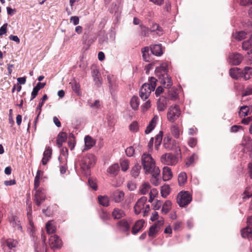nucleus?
Listing matches in <instances>:
<instances>
[{
	"mask_svg": "<svg viewBox=\"0 0 252 252\" xmlns=\"http://www.w3.org/2000/svg\"><path fill=\"white\" fill-rule=\"evenodd\" d=\"M168 64L166 63H162L159 66H158L155 69V74L158 77L160 83L165 88H170L172 84L171 78L168 74Z\"/></svg>",
	"mask_w": 252,
	"mask_h": 252,
	"instance_id": "nucleus-1",
	"label": "nucleus"
},
{
	"mask_svg": "<svg viewBox=\"0 0 252 252\" xmlns=\"http://www.w3.org/2000/svg\"><path fill=\"white\" fill-rule=\"evenodd\" d=\"M141 162L145 174H150L152 171L155 175L160 173L159 168L156 165L155 161L150 154L145 153L142 155Z\"/></svg>",
	"mask_w": 252,
	"mask_h": 252,
	"instance_id": "nucleus-2",
	"label": "nucleus"
},
{
	"mask_svg": "<svg viewBox=\"0 0 252 252\" xmlns=\"http://www.w3.org/2000/svg\"><path fill=\"white\" fill-rule=\"evenodd\" d=\"M149 83H144L140 88L139 95L143 100L147 99L152 91H153L156 87L157 80L151 77L149 80Z\"/></svg>",
	"mask_w": 252,
	"mask_h": 252,
	"instance_id": "nucleus-3",
	"label": "nucleus"
},
{
	"mask_svg": "<svg viewBox=\"0 0 252 252\" xmlns=\"http://www.w3.org/2000/svg\"><path fill=\"white\" fill-rule=\"evenodd\" d=\"M252 72V68L249 66L245 67L243 71L238 67H233L229 70L230 76L235 79L243 77L245 80H247L250 78Z\"/></svg>",
	"mask_w": 252,
	"mask_h": 252,
	"instance_id": "nucleus-4",
	"label": "nucleus"
},
{
	"mask_svg": "<svg viewBox=\"0 0 252 252\" xmlns=\"http://www.w3.org/2000/svg\"><path fill=\"white\" fill-rule=\"evenodd\" d=\"M191 200V195L188 191H180L177 196V202L181 207L187 206Z\"/></svg>",
	"mask_w": 252,
	"mask_h": 252,
	"instance_id": "nucleus-5",
	"label": "nucleus"
},
{
	"mask_svg": "<svg viewBox=\"0 0 252 252\" xmlns=\"http://www.w3.org/2000/svg\"><path fill=\"white\" fill-rule=\"evenodd\" d=\"M95 158L93 154H88L83 157L81 161V168L82 171L88 170L95 163Z\"/></svg>",
	"mask_w": 252,
	"mask_h": 252,
	"instance_id": "nucleus-6",
	"label": "nucleus"
},
{
	"mask_svg": "<svg viewBox=\"0 0 252 252\" xmlns=\"http://www.w3.org/2000/svg\"><path fill=\"white\" fill-rule=\"evenodd\" d=\"M181 115V110L177 105L171 106L169 107L167 113L168 121L171 123H174Z\"/></svg>",
	"mask_w": 252,
	"mask_h": 252,
	"instance_id": "nucleus-7",
	"label": "nucleus"
},
{
	"mask_svg": "<svg viewBox=\"0 0 252 252\" xmlns=\"http://www.w3.org/2000/svg\"><path fill=\"white\" fill-rule=\"evenodd\" d=\"M178 158L171 153L164 154L160 157L161 163L167 165H174L178 162Z\"/></svg>",
	"mask_w": 252,
	"mask_h": 252,
	"instance_id": "nucleus-8",
	"label": "nucleus"
},
{
	"mask_svg": "<svg viewBox=\"0 0 252 252\" xmlns=\"http://www.w3.org/2000/svg\"><path fill=\"white\" fill-rule=\"evenodd\" d=\"M241 235L243 238L252 240V216L247 219V226L242 229Z\"/></svg>",
	"mask_w": 252,
	"mask_h": 252,
	"instance_id": "nucleus-9",
	"label": "nucleus"
},
{
	"mask_svg": "<svg viewBox=\"0 0 252 252\" xmlns=\"http://www.w3.org/2000/svg\"><path fill=\"white\" fill-rule=\"evenodd\" d=\"M243 59V57L241 54L235 52L229 55L227 61L231 65H237L242 62Z\"/></svg>",
	"mask_w": 252,
	"mask_h": 252,
	"instance_id": "nucleus-10",
	"label": "nucleus"
},
{
	"mask_svg": "<svg viewBox=\"0 0 252 252\" xmlns=\"http://www.w3.org/2000/svg\"><path fill=\"white\" fill-rule=\"evenodd\" d=\"M163 146L165 149L168 151L174 150L175 149L177 152V149L180 151V149L178 146H177V143L175 141H172L170 137L167 136L165 137L163 139Z\"/></svg>",
	"mask_w": 252,
	"mask_h": 252,
	"instance_id": "nucleus-11",
	"label": "nucleus"
},
{
	"mask_svg": "<svg viewBox=\"0 0 252 252\" xmlns=\"http://www.w3.org/2000/svg\"><path fill=\"white\" fill-rule=\"evenodd\" d=\"M49 245L52 249L55 250L61 248L62 242L58 236L54 235L49 239Z\"/></svg>",
	"mask_w": 252,
	"mask_h": 252,
	"instance_id": "nucleus-12",
	"label": "nucleus"
},
{
	"mask_svg": "<svg viewBox=\"0 0 252 252\" xmlns=\"http://www.w3.org/2000/svg\"><path fill=\"white\" fill-rule=\"evenodd\" d=\"M18 244L16 240L9 238L3 240L1 242V247L3 250L5 251V248L7 247L9 250H12L13 248L16 247Z\"/></svg>",
	"mask_w": 252,
	"mask_h": 252,
	"instance_id": "nucleus-13",
	"label": "nucleus"
},
{
	"mask_svg": "<svg viewBox=\"0 0 252 252\" xmlns=\"http://www.w3.org/2000/svg\"><path fill=\"white\" fill-rule=\"evenodd\" d=\"M147 198L145 196H142L136 202L134 207V212L138 215L141 213L142 209H144V204L147 202Z\"/></svg>",
	"mask_w": 252,
	"mask_h": 252,
	"instance_id": "nucleus-14",
	"label": "nucleus"
},
{
	"mask_svg": "<svg viewBox=\"0 0 252 252\" xmlns=\"http://www.w3.org/2000/svg\"><path fill=\"white\" fill-rule=\"evenodd\" d=\"M45 199L44 192L40 189H37L34 194V201L36 205L39 206Z\"/></svg>",
	"mask_w": 252,
	"mask_h": 252,
	"instance_id": "nucleus-15",
	"label": "nucleus"
},
{
	"mask_svg": "<svg viewBox=\"0 0 252 252\" xmlns=\"http://www.w3.org/2000/svg\"><path fill=\"white\" fill-rule=\"evenodd\" d=\"M117 226L118 228L122 232H127L129 231L130 224L125 219L119 221L117 223Z\"/></svg>",
	"mask_w": 252,
	"mask_h": 252,
	"instance_id": "nucleus-16",
	"label": "nucleus"
},
{
	"mask_svg": "<svg viewBox=\"0 0 252 252\" xmlns=\"http://www.w3.org/2000/svg\"><path fill=\"white\" fill-rule=\"evenodd\" d=\"M167 99L166 97L160 96L157 103V109L159 111H163L166 108Z\"/></svg>",
	"mask_w": 252,
	"mask_h": 252,
	"instance_id": "nucleus-17",
	"label": "nucleus"
},
{
	"mask_svg": "<svg viewBox=\"0 0 252 252\" xmlns=\"http://www.w3.org/2000/svg\"><path fill=\"white\" fill-rule=\"evenodd\" d=\"M124 195L125 194L123 191L117 190L112 193L111 197L115 202L119 203L124 200Z\"/></svg>",
	"mask_w": 252,
	"mask_h": 252,
	"instance_id": "nucleus-18",
	"label": "nucleus"
},
{
	"mask_svg": "<svg viewBox=\"0 0 252 252\" xmlns=\"http://www.w3.org/2000/svg\"><path fill=\"white\" fill-rule=\"evenodd\" d=\"M52 154V150L49 146H46L43 153V157L41 162L43 165H46L48 160L51 158Z\"/></svg>",
	"mask_w": 252,
	"mask_h": 252,
	"instance_id": "nucleus-19",
	"label": "nucleus"
},
{
	"mask_svg": "<svg viewBox=\"0 0 252 252\" xmlns=\"http://www.w3.org/2000/svg\"><path fill=\"white\" fill-rule=\"evenodd\" d=\"M158 117L157 115L154 116L153 118L150 122L149 125L147 126L145 132L146 134L150 133L155 127L158 121Z\"/></svg>",
	"mask_w": 252,
	"mask_h": 252,
	"instance_id": "nucleus-20",
	"label": "nucleus"
},
{
	"mask_svg": "<svg viewBox=\"0 0 252 252\" xmlns=\"http://www.w3.org/2000/svg\"><path fill=\"white\" fill-rule=\"evenodd\" d=\"M151 51L153 54L157 56H160L163 54L161 44H155L151 46Z\"/></svg>",
	"mask_w": 252,
	"mask_h": 252,
	"instance_id": "nucleus-21",
	"label": "nucleus"
},
{
	"mask_svg": "<svg viewBox=\"0 0 252 252\" xmlns=\"http://www.w3.org/2000/svg\"><path fill=\"white\" fill-rule=\"evenodd\" d=\"M239 113L241 117H246L251 114L252 113L251 112V106L244 105L240 107Z\"/></svg>",
	"mask_w": 252,
	"mask_h": 252,
	"instance_id": "nucleus-22",
	"label": "nucleus"
},
{
	"mask_svg": "<svg viewBox=\"0 0 252 252\" xmlns=\"http://www.w3.org/2000/svg\"><path fill=\"white\" fill-rule=\"evenodd\" d=\"M84 140L85 148L83 150V152L91 149L95 144V143L94 140L89 135L85 136Z\"/></svg>",
	"mask_w": 252,
	"mask_h": 252,
	"instance_id": "nucleus-23",
	"label": "nucleus"
},
{
	"mask_svg": "<svg viewBox=\"0 0 252 252\" xmlns=\"http://www.w3.org/2000/svg\"><path fill=\"white\" fill-rule=\"evenodd\" d=\"M163 180L164 181H168L172 177V173L171 169L165 166L162 169Z\"/></svg>",
	"mask_w": 252,
	"mask_h": 252,
	"instance_id": "nucleus-24",
	"label": "nucleus"
},
{
	"mask_svg": "<svg viewBox=\"0 0 252 252\" xmlns=\"http://www.w3.org/2000/svg\"><path fill=\"white\" fill-rule=\"evenodd\" d=\"M67 139V133L64 132H61L57 137V144L59 147H61L63 142Z\"/></svg>",
	"mask_w": 252,
	"mask_h": 252,
	"instance_id": "nucleus-25",
	"label": "nucleus"
},
{
	"mask_svg": "<svg viewBox=\"0 0 252 252\" xmlns=\"http://www.w3.org/2000/svg\"><path fill=\"white\" fill-rule=\"evenodd\" d=\"M119 168V164L115 163L109 167L107 172L112 177H114L118 174Z\"/></svg>",
	"mask_w": 252,
	"mask_h": 252,
	"instance_id": "nucleus-26",
	"label": "nucleus"
},
{
	"mask_svg": "<svg viewBox=\"0 0 252 252\" xmlns=\"http://www.w3.org/2000/svg\"><path fill=\"white\" fill-rule=\"evenodd\" d=\"M144 221L142 220H137L132 228V233L133 234L137 233L143 227Z\"/></svg>",
	"mask_w": 252,
	"mask_h": 252,
	"instance_id": "nucleus-27",
	"label": "nucleus"
},
{
	"mask_svg": "<svg viewBox=\"0 0 252 252\" xmlns=\"http://www.w3.org/2000/svg\"><path fill=\"white\" fill-rule=\"evenodd\" d=\"M47 98H48L47 95L46 94H44L41 98L40 101L39 102V103L36 108V113H37V116L35 119V123H36L38 118L39 115L40 114L41 111V108L44 104V101L47 100Z\"/></svg>",
	"mask_w": 252,
	"mask_h": 252,
	"instance_id": "nucleus-28",
	"label": "nucleus"
},
{
	"mask_svg": "<svg viewBox=\"0 0 252 252\" xmlns=\"http://www.w3.org/2000/svg\"><path fill=\"white\" fill-rule=\"evenodd\" d=\"M125 215L124 211L119 208H115L112 212V217L114 219H120Z\"/></svg>",
	"mask_w": 252,
	"mask_h": 252,
	"instance_id": "nucleus-29",
	"label": "nucleus"
},
{
	"mask_svg": "<svg viewBox=\"0 0 252 252\" xmlns=\"http://www.w3.org/2000/svg\"><path fill=\"white\" fill-rule=\"evenodd\" d=\"M150 30L154 34H156L158 36H160L163 33L162 28L157 24H153Z\"/></svg>",
	"mask_w": 252,
	"mask_h": 252,
	"instance_id": "nucleus-30",
	"label": "nucleus"
},
{
	"mask_svg": "<svg viewBox=\"0 0 252 252\" xmlns=\"http://www.w3.org/2000/svg\"><path fill=\"white\" fill-rule=\"evenodd\" d=\"M250 198L251 199L250 208L252 209V188L250 187L246 188L243 196V199L245 200Z\"/></svg>",
	"mask_w": 252,
	"mask_h": 252,
	"instance_id": "nucleus-31",
	"label": "nucleus"
},
{
	"mask_svg": "<svg viewBox=\"0 0 252 252\" xmlns=\"http://www.w3.org/2000/svg\"><path fill=\"white\" fill-rule=\"evenodd\" d=\"M46 228L47 233L49 234L55 233L56 230V227L53 224V220H50L47 222L46 224Z\"/></svg>",
	"mask_w": 252,
	"mask_h": 252,
	"instance_id": "nucleus-32",
	"label": "nucleus"
},
{
	"mask_svg": "<svg viewBox=\"0 0 252 252\" xmlns=\"http://www.w3.org/2000/svg\"><path fill=\"white\" fill-rule=\"evenodd\" d=\"M99 203L103 206L107 207L109 205V198L107 196H98Z\"/></svg>",
	"mask_w": 252,
	"mask_h": 252,
	"instance_id": "nucleus-33",
	"label": "nucleus"
},
{
	"mask_svg": "<svg viewBox=\"0 0 252 252\" xmlns=\"http://www.w3.org/2000/svg\"><path fill=\"white\" fill-rule=\"evenodd\" d=\"M139 105V99L137 96H133L130 100V105L132 108L136 110L138 109Z\"/></svg>",
	"mask_w": 252,
	"mask_h": 252,
	"instance_id": "nucleus-34",
	"label": "nucleus"
},
{
	"mask_svg": "<svg viewBox=\"0 0 252 252\" xmlns=\"http://www.w3.org/2000/svg\"><path fill=\"white\" fill-rule=\"evenodd\" d=\"M171 207V202L169 200L166 201L163 205L161 212L163 214H166L169 212Z\"/></svg>",
	"mask_w": 252,
	"mask_h": 252,
	"instance_id": "nucleus-35",
	"label": "nucleus"
},
{
	"mask_svg": "<svg viewBox=\"0 0 252 252\" xmlns=\"http://www.w3.org/2000/svg\"><path fill=\"white\" fill-rule=\"evenodd\" d=\"M160 173H158L157 175H155L154 172H151L150 174H152L151 178V182L155 186H157L159 184V175Z\"/></svg>",
	"mask_w": 252,
	"mask_h": 252,
	"instance_id": "nucleus-36",
	"label": "nucleus"
},
{
	"mask_svg": "<svg viewBox=\"0 0 252 252\" xmlns=\"http://www.w3.org/2000/svg\"><path fill=\"white\" fill-rule=\"evenodd\" d=\"M246 33L244 31L236 32L233 33V37L238 40H241L244 39L246 35Z\"/></svg>",
	"mask_w": 252,
	"mask_h": 252,
	"instance_id": "nucleus-37",
	"label": "nucleus"
},
{
	"mask_svg": "<svg viewBox=\"0 0 252 252\" xmlns=\"http://www.w3.org/2000/svg\"><path fill=\"white\" fill-rule=\"evenodd\" d=\"M143 59L146 62H150V58L149 54V49L148 47H145L142 49Z\"/></svg>",
	"mask_w": 252,
	"mask_h": 252,
	"instance_id": "nucleus-38",
	"label": "nucleus"
},
{
	"mask_svg": "<svg viewBox=\"0 0 252 252\" xmlns=\"http://www.w3.org/2000/svg\"><path fill=\"white\" fill-rule=\"evenodd\" d=\"M170 187L168 185H164L161 188V196L165 198L170 193Z\"/></svg>",
	"mask_w": 252,
	"mask_h": 252,
	"instance_id": "nucleus-39",
	"label": "nucleus"
},
{
	"mask_svg": "<svg viewBox=\"0 0 252 252\" xmlns=\"http://www.w3.org/2000/svg\"><path fill=\"white\" fill-rule=\"evenodd\" d=\"M187 175L185 172H181L178 176V183L180 186L183 185L187 181Z\"/></svg>",
	"mask_w": 252,
	"mask_h": 252,
	"instance_id": "nucleus-40",
	"label": "nucleus"
},
{
	"mask_svg": "<svg viewBox=\"0 0 252 252\" xmlns=\"http://www.w3.org/2000/svg\"><path fill=\"white\" fill-rule=\"evenodd\" d=\"M171 132L175 138H178L179 137L180 131L178 126H177L173 125L171 127Z\"/></svg>",
	"mask_w": 252,
	"mask_h": 252,
	"instance_id": "nucleus-41",
	"label": "nucleus"
},
{
	"mask_svg": "<svg viewBox=\"0 0 252 252\" xmlns=\"http://www.w3.org/2000/svg\"><path fill=\"white\" fill-rule=\"evenodd\" d=\"M140 168L141 167L139 165L137 164L134 165L131 171V175L134 178L138 177Z\"/></svg>",
	"mask_w": 252,
	"mask_h": 252,
	"instance_id": "nucleus-42",
	"label": "nucleus"
},
{
	"mask_svg": "<svg viewBox=\"0 0 252 252\" xmlns=\"http://www.w3.org/2000/svg\"><path fill=\"white\" fill-rule=\"evenodd\" d=\"M150 185L149 183H144L142 185L140 189V192L142 194H146L150 189Z\"/></svg>",
	"mask_w": 252,
	"mask_h": 252,
	"instance_id": "nucleus-43",
	"label": "nucleus"
},
{
	"mask_svg": "<svg viewBox=\"0 0 252 252\" xmlns=\"http://www.w3.org/2000/svg\"><path fill=\"white\" fill-rule=\"evenodd\" d=\"M28 218L29 220V226L28 228V230L29 232L30 235L33 236V234L35 232L34 224L32 221L30 219V217H29Z\"/></svg>",
	"mask_w": 252,
	"mask_h": 252,
	"instance_id": "nucleus-44",
	"label": "nucleus"
},
{
	"mask_svg": "<svg viewBox=\"0 0 252 252\" xmlns=\"http://www.w3.org/2000/svg\"><path fill=\"white\" fill-rule=\"evenodd\" d=\"M13 222L14 227H16L17 230L22 231V227L20 223V221L16 217H13Z\"/></svg>",
	"mask_w": 252,
	"mask_h": 252,
	"instance_id": "nucleus-45",
	"label": "nucleus"
},
{
	"mask_svg": "<svg viewBox=\"0 0 252 252\" xmlns=\"http://www.w3.org/2000/svg\"><path fill=\"white\" fill-rule=\"evenodd\" d=\"M252 94V85L248 86L243 90L242 93V96H247Z\"/></svg>",
	"mask_w": 252,
	"mask_h": 252,
	"instance_id": "nucleus-46",
	"label": "nucleus"
},
{
	"mask_svg": "<svg viewBox=\"0 0 252 252\" xmlns=\"http://www.w3.org/2000/svg\"><path fill=\"white\" fill-rule=\"evenodd\" d=\"M120 164L122 170L123 171H126L128 168V162L127 160L122 159L120 160Z\"/></svg>",
	"mask_w": 252,
	"mask_h": 252,
	"instance_id": "nucleus-47",
	"label": "nucleus"
},
{
	"mask_svg": "<svg viewBox=\"0 0 252 252\" xmlns=\"http://www.w3.org/2000/svg\"><path fill=\"white\" fill-rule=\"evenodd\" d=\"M140 28L141 29V34L144 36H147L149 34V29L146 26L140 25Z\"/></svg>",
	"mask_w": 252,
	"mask_h": 252,
	"instance_id": "nucleus-48",
	"label": "nucleus"
},
{
	"mask_svg": "<svg viewBox=\"0 0 252 252\" xmlns=\"http://www.w3.org/2000/svg\"><path fill=\"white\" fill-rule=\"evenodd\" d=\"M159 229L155 227V225H152L150 227L149 231V235L153 237L155 236L158 232Z\"/></svg>",
	"mask_w": 252,
	"mask_h": 252,
	"instance_id": "nucleus-49",
	"label": "nucleus"
},
{
	"mask_svg": "<svg viewBox=\"0 0 252 252\" xmlns=\"http://www.w3.org/2000/svg\"><path fill=\"white\" fill-rule=\"evenodd\" d=\"M107 79L109 84V89L111 90L113 89V86L114 83V78L113 75L109 74L107 75Z\"/></svg>",
	"mask_w": 252,
	"mask_h": 252,
	"instance_id": "nucleus-50",
	"label": "nucleus"
},
{
	"mask_svg": "<svg viewBox=\"0 0 252 252\" xmlns=\"http://www.w3.org/2000/svg\"><path fill=\"white\" fill-rule=\"evenodd\" d=\"M92 69V76L93 78H95L97 77H100L101 74L98 69L96 68V67H92L91 68Z\"/></svg>",
	"mask_w": 252,
	"mask_h": 252,
	"instance_id": "nucleus-51",
	"label": "nucleus"
},
{
	"mask_svg": "<svg viewBox=\"0 0 252 252\" xmlns=\"http://www.w3.org/2000/svg\"><path fill=\"white\" fill-rule=\"evenodd\" d=\"M88 103L91 108L94 109H98L100 106V101L98 100H95V101L93 103H91L89 101Z\"/></svg>",
	"mask_w": 252,
	"mask_h": 252,
	"instance_id": "nucleus-52",
	"label": "nucleus"
},
{
	"mask_svg": "<svg viewBox=\"0 0 252 252\" xmlns=\"http://www.w3.org/2000/svg\"><path fill=\"white\" fill-rule=\"evenodd\" d=\"M129 129L133 132H136L138 129V123L136 122H133L129 126Z\"/></svg>",
	"mask_w": 252,
	"mask_h": 252,
	"instance_id": "nucleus-53",
	"label": "nucleus"
},
{
	"mask_svg": "<svg viewBox=\"0 0 252 252\" xmlns=\"http://www.w3.org/2000/svg\"><path fill=\"white\" fill-rule=\"evenodd\" d=\"M125 152L128 157H132L134 153V149L133 147L131 146L127 148L125 150Z\"/></svg>",
	"mask_w": 252,
	"mask_h": 252,
	"instance_id": "nucleus-54",
	"label": "nucleus"
},
{
	"mask_svg": "<svg viewBox=\"0 0 252 252\" xmlns=\"http://www.w3.org/2000/svg\"><path fill=\"white\" fill-rule=\"evenodd\" d=\"M163 224L164 220L163 218H160L153 225H155L156 227L159 229L163 225Z\"/></svg>",
	"mask_w": 252,
	"mask_h": 252,
	"instance_id": "nucleus-55",
	"label": "nucleus"
},
{
	"mask_svg": "<svg viewBox=\"0 0 252 252\" xmlns=\"http://www.w3.org/2000/svg\"><path fill=\"white\" fill-rule=\"evenodd\" d=\"M197 143V139L195 138L190 137L188 141V144L191 147H194Z\"/></svg>",
	"mask_w": 252,
	"mask_h": 252,
	"instance_id": "nucleus-56",
	"label": "nucleus"
},
{
	"mask_svg": "<svg viewBox=\"0 0 252 252\" xmlns=\"http://www.w3.org/2000/svg\"><path fill=\"white\" fill-rule=\"evenodd\" d=\"M7 26V24L5 23L0 28V36H1L6 33Z\"/></svg>",
	"mask_w": 252,
	"mask_h": 252,
	"instance_id": "nucleus-57",
	"label": "nucleus"
},
{
	"mask_svg": "<svg viewBox=\"0 0 252 252\" xmlns=\"http://www.w3.org/2000/svg\"><path fill=\"white\" fill-rule=\"evenodd\" d=\"M39 91V90L35 86L33 88L31 94V100H33L36 96Z\"/></svg>",
	"mask_w": 252,
	"mask_h": 252,
	"instance_id": "nucleus-58",
	"label": "nucleus"
},
{
	"mask_svg": "<svg viewBox=\"0 0 252 252\" xmlns=\"http://www.w3.org/2000/svg\"><path fill=\"white\" fill-rule=\"evenodd\" d=\"M252 122V116L251 117H248L246 118H244L242 120L241 123L242 124L247 125L249 124L250 123L251 124Z\"/></svg>",
	"mask_w": 252,
	"mask_h": 252,
	"instance_id": "nucleus-59",
	"label": "nucleus"
},
{
	"mask_svg": "<svg viewBox=\"0 0 252 252\" xmlns=\"http://www.w3.org/2000/svg\"><path fill=\"white\" fill-rule=\"evenodd\" d=\"M70 20V22H72L74 25H77L79 23V18L77 16H71Z\"/></svg>",
	"mask_w": 252,
	"mask_h": 252,
	"instance_id": "nucleus-60",
	"label": "nucleus"
},
{
	"mask_svg": "<svg viewBox=\"0 0 252 252\" xmlns=\"http://www.w3.org/2000/svg\"><path fill=\"white\" fill-rule=\"evenodd\" d=\"M88 183L90 186L94 190H96L97 187L95 183L91 179H88Z\"/></svg>",
	"mask_w": 252,
	"mask_h": 252,
	"instance_id": "nucleus-61",
	"label": "nucleus"
},
{
	"mask_svg": "<svg viewBox=\"0 0 252 252\" xmlns=\"http://www.w3.org/2000/svg\"><path fill=\"white\" fill-rule=\"evenodd\" d=\"M244 141H246L245 145H248V146H251L252 145V139L250 136H246L243 137Z\"/></svg>",
	"mask_w": 252,
	"mask_h": 252,
	"instance_id": "nucleus-62",
	"label": "nucleus"
},
{
	"mask_svg": "<svg viewBox=\"0 0 252 252\" xmlns=\"http://www.w3.org/2000/svg\"><path fill=\"white\" fill-rule=\"evenodd\" d=\"M240 129H243V127L241 126L234 125L231 127V131L232 132H236Z\"/></svg>",
	"mask_w": 252,
	"mask_h": 252,
	"instance_id": "nucleus-63",
	"label": "nucleus"
},
{
	"mask_svg": "<svg viewBox=\"0 0 252 252\" xmlns=\"http://www.w3.org/2000/svg\"><path fill=\"white\" fill-rule=\"evenodd\" d=\"M163 132L162 131H160L159 133L157 135L155 138V142L161 143L162 139Z\"/></svg>",
	"mask_w": 252,
	"mask_h": 252,
	"instance_id": "nucleus-64",
	"label": "nucleus"
}]
</instances>
